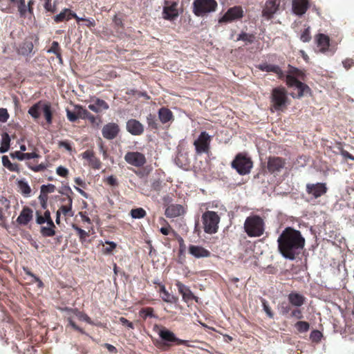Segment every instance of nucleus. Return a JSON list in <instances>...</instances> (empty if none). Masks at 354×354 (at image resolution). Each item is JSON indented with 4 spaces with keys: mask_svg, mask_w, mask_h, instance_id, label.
Here are the masks:
<instances>
[{
    "mask_svg": "<svg viewBox=\"0 0 354 354\" xmlns=\"http://www.w3.org/2000/svg\"><path fill=\"white\" fill-rule=\"evenodd\" d=\"M176 286L178 288V292L182 295L183 299L185 302H189L192 300H194L196 303L198 302V297L193 294V292L191 291L189 287L186 286L180 281H178L176 283Z\"/></svg>",
    "mask_w": 354,
    "mask_h": 354,
    "instance_id": "obj_20",
    "label": "nucleus"
},
{
    "mask_svg": "<svg viewBox=\"0 0 354 354\" xmlns=\"http://www.w3.org/2000/svg\"><path fill=\"white\" fill-rule=\"evenodd\" d=\"M88 108L96 113H100L104 111L108 110L109 109V105L104 100L100 98H95L93 100V103L88 104Z\"/></svg>",
    "mask_w": 354,
    "mask_h": 354,
    "instance_id": "obj_26",
    "label": "nucleus"
},
{
    "mask_svg": "<svg viewBox=\"0 0 354 354\" xmlns=\"http://www.w3.org/2000/svg\"><path fill=\"white\" fill-rule=\"evenodd\" d=\"M178 3L176 2L165 1V6L163 8V18L167 20H174L178 16L177 9Z\"/></svg>",
    "mask_w": 354,
    "mask_h": 354,
    "instance_id": "obj_19",
    "label": "nucleus"
},
{
    "mask_svg": "<svg viewBox=\"0 0 354 354\" xmlns=\"http://www.w3.org/2000/svg\"><path fill=\"white\" fill-rule=\"evenodd\" d=\"M158 335L161 339V342H159V345L163 347L165 349H168L174 344L176 345H185L189 346V341L180 339L176 337L175 334L168 330L167 328L162 327L158 332Z\"/></svg>",
    "mask_w": 354,
    "mask_h": 354,
    "instance_id": "obj_4",
    "label": "nucleus"
},
{
    "mask_svg": "<svg viewBox=\"0 0 354 354\" xmlns=\"http://www.w3.org/2000/svg\"><path fill=\"white\" fill-rule=\"evenodd\" d=\"M63 214L64 216H72L73 215L72 211L71 202L68 203V205H61L60 207L57 212L56 214V223H59L60 214Z\"/></svg>",
    "mask_w": 354,
    "mask_h": 354,
    "instance_id": "obj_32",
    "label": "nucleus"
},
{
    "mask_svg": "<svg viewBox=\"0 0 354 354\" xmlns=\"http://www.w3.org/2000/svg\"><path fill=\"white\" fill-rule=\"evenodd\" d=\"M277 67V65L274 64H270L266 62L260 64L257 66V68H259L261 71L265 72H272L274 73V71H276V68Z\"/></svg>",
    "mask_w": 354,
    "mask_h": 354,
    "instance_id": "obj_46",
    "label": "nucleus"
},
{
    "mask_svg": "<svg viewBox=\"0 0 354 354\" xmlns=\"http://www.w3.org/2000/svg\"><path fill=\"white\" fill-rule=\"evenodd\" d=\"M309 8V2L308 0H293L292 11L299 16H301L306 13Z\"/></svg>",
    "mask_w": 354,
    "mask_h": 354,
    "instance_id": "obj_24",
    "label": "nucleus"
},
{
    "mask_svg": "<svg viewBox=\"0 0 354 354\" xmlns=\"http://www.w3.org/2000/svg\"><path fill=\"white\" fill-rule=\"evenodd\" d=\"M286 163V160L281 157L269 156L266 165L267 171L271 174H277L285 167Z\"/></svg>",
    "mask_w": 354,
    "mask_h": 354,
    "instance_id": "obj_12",
    "label": "nucleus"
},
{
    "mask_svg": "<svg viewBox=\"0 0 354 354\" xmlns=\"http://www.w3.org/2000/svg\"><path fill=\"white\" fill-rule=\"evenodd\" d=\"M278 243H304L305 239L299 230L287 227L277 240Z\"/></svg>",
    "mask_w": 354,
    "mask_h": 354,
    "instance_id": "obj_8",
    "label": "nucleus"
},
{
    "mask_svg": "<svg viewBox=\"0 0 354 354\" xmlns=\"http://www.w3.org/2000/svg\"><path fill=\"white\" fill-rule=\"evenodd\" d=\"M127 130L133 136H140L144 132V126L137 120L131 119L127 122Z\"/></svg>",
    "mask_w": 354,
    "mask_h": 354,
    "instance_id": "obj_21",
    "label": "nucleus"
},
{
    "mask_svg": "<svg viewBox=\"0 0 354 354\" xmlns=\"http://www.w3.org/2000/svg\"><path fill=\"white\" fill-rule=\"evenodd\" d=\"M322 337V333L317 330H314L310 333V338L313 342H319Z\"/></svg>",
    "mask_w": 354,
    "mask_h": 354,
    "instance_id": "obj_53",
    "label": "nucleus"
},
{
    "mask_svg": "<svg viewBox=\"0 0 354 354\" xmlns=\"http://www.w3.org/2000/svg\"><path fill=\"white\" fill-rule=\"evenodd\" d=\"M40 157L39 154H37L36 152H32V153H24V160H30L32 159V162H26L28 167L30 168L34 171H41L46 169V167L44 164H39L37 165V160L36 158H38Z\"/></svg>",
    "mask_w": 354,
    "mask_h": 354,
    "instance_id": "obj_18",
    "label": "nucleus"
},
{
    "mask_svg": "<svg viewBox=\"0 0 354 354\" xmlns=\"http://www.w3.org/2000/svg\"><path fill=\"white\" fill-rule=\"evenodd\" d=\"M82 158L88 161V165L94 169H100L102 167L100 160L95 156L91 150H86L82 153Z\"/></svg>",
    "mask_w": 354,
    "mask_h": 354,
    "instance_id": "obj_22",
    "label": "nucleus"
},
{
    "mask_svg": "<svg viewBox=\"0 0 354 354\" xmlns=\"http://www.w3.org/2000/svg\"><path fill=\"white\" fill-rule=\"evenodd\" d=\"M9 118V114L7 109L1 108L0 109V122H6Z\"/></svg>",
    "mask_w": 354,
    "mask_h": 354,
    "instance_id": "obj_61",
    "label": "nucleus"
},
{
    "mask_svg": "<svg viewBox=\"0 0 354 354\" xmlns=\"http://www.w3.org/2000/svg\"><path fill=\"white\" fill-rule=\"evenodd\" d=\"M59 147H64L68 151H72L73 147L68 140L60 141L58 143Z\"/></svg>",
    "mask_w": 354,
    "mask_h": 354,
    "instance_id": "obj_63",
    "label": "nucleus"
},
{
    "mask_svg": "<svg viewBox=\"0 0 354 354\" xmlns=\"http://www.w3.org/2000/svg\"><path fill=\"white\" fill-rule=\"evenodd\" d=\"M73 227H74V229L75 230V231L77 232V234L80 236V241L82 242L84 241L86 237L88 236V233L77 226L74 225Z\"/></svg>",
    "mask_w": 354,
    "mask_h": 354,
    "instance_id": "obj_57",
    "label": "nucleus"
},
{
    "mask_svg": "<svg viewBox=\"0 0 354 354\" xmlns=\"http://www.w3.org/2000/svg\"><path fill=\"white\" fill-rule=\"evenodd\" d=\"M217 6L216 0H194L192 3V11L197 17H204L214 12Z\"/></svg>",
    "mask_w": 354,
    "mask_h": 354,
    "instance_id": "obj_6",
    "label": "nucleus"
},
{
    "mask_svg": "<svg viewBox=\"0 0 354 354\" xmlns=\"http://www.w3.org/2000/svg\"><path fill=\"white\" fill-rule=\"evenodd\" d=\"M120 127L115 122H109L102 129V136L109 140L115 139L120 133Z\"/></svg>",
    "mask_w": 354,
    "mask_h": 354,
    "instance_id": "obj_15",
    "label": "nucleus"
},
{
    "mask_svg": "<svg viewBox=\"0 0 354 354\" xmlns=\"http://www.w3.org/2000/svg\"><path fill=\"white\" fill-rule=\"evenodd\" d=\"M68 311H71L73 313L80 319L84 320L86 323L89 324H93V322L91 321V318L85 313L80 311L78 309H66Z\"/></svg>",
    "mask_w": 354,
    "mask_h": 354,
    "instance_id": "obj_40",
    "label": "nucleus"
},
{
    "mask_svg": "<svg viewBox=\"0 0 354 354\" xmlns=\"http://www.w3.org/2000/svg\"><path fill=\"white\" fill-rule=\"evenodd\" d=\"M147 122L148 127L153 130H157L159 128L158 124L157 122L156 116L154 114L149 113L147 116Z\"/></svg>",
    "mask_w": 354,
    "mask_h": 354,
    "instance_id": "obj_42",
    "label": "nucleus"
},
{
    "mask_svg": "<svg viewBox=\"0 0 354 354\" xmlns=\"http://www.w3.org/2000/svg\"><path fill=\"white\" fill-rule=\"evenodd\" d=\"M288 302L295 307H301L306 301V298L302 295L296 292H291L288 295Z\"/></svg>",
    "mask_w": 354,
    "mask_h": 354,
    "instance_id": "obj_28",
    "label": "nucleus"
},
{
    "mask_svg": "<svg viewBox=\"0 0 354 354\" xmlns=\"http://www.w3.org/2000/svg\"><path fill=\"white\" fill-rule=\"evenodd\" d=\"M231 165L240 175H246L250 172L253 162L245 153H239L232 162Z\"/></svg>",
    "mask_w": 354,
    "mask_h": 354,
    "instance_id": "obj_7",
    "label": "nucleus"
},
{
    "mask_svg": "<svg viewBox=\"0 0 354 354\" xmlns=\"http://www.w3.org/2000/svg\"><path fill=\"white\" fill-rule=\"evenodd\" d=\"M37 39L33 36L26 37L24 43V55L32 53L34 47V42L36 43Z\"/></svg>",
    "mask_w": 354,
    "mask_h": 354,
    "instance_id": "obj_35",
    "label": "nucleus"
},
{
    "mask_svg": "<svg viewBox=\"0 0 354 354\" xmlns=\"http://www.w3.org/2000/svg\"><path fill=\"white\" fill-rule=\"evenodd\" d=\"M10 138L7 133L1 135V145L0 147V153H3L8 151L10 148Z\"/></svg>",
    "mask_w": 354,
    "mask_h": 354,
    "instance_id": "obj_36",
    "label": "nucleus"
},
{
    "mask_svg": "<svg viewBox=\"0 0 354 354\" xmlns=\"http://www.w3.org/2000/svg\"><path fill=\"white\" fill-rule=\"evenodd\" d=\"M270 102L276 111H283L288 104L287 91L283 86H277L272 90Z\"/></svg>",
    "mask_w": 354,
    "mask_h": 354,
    "instance_id": "obj_5",
    "label": "nucleus"
},
{
    "mask_svg": "<svg viewBox=\"0 0 354 354\" xmlns=\"http://www.w3.org/2000/svg\"><path fill=\"white\" fill-rule=\"evenodd\" d=\"M66 116L71 122H75L78 119L77 111L75 110V111H71L69 109H66Z\"/></svg>",
    "mask_w": 354,
    "mask_h": 354,
    "instance_id": "obj_60",
    "label": "nucleus"
},
{
    "mask_svg": "<svg viewBox=\"0 0 354 354\" xmlns=\"http://www.w3.org/2000/svg\"><path fill=\"white\" fill-rule=\"evenodd\" d=\"M249 245V247H247L245 249V254H241L242 259H243V258L247 259L248 257L250 258L251 257L254 256V248L255 247V245Z\"/></svg>",
    "mask_w": 354,
    "mask_h": 354,
    "instance_id": "obj_54",
    "label": "nucleus"
},
{
    "mask_svg": "<svg viewBox=\"0 0 354 354\" xmlns=\"http://www.w3.org/2000/svg\"><path fill=\"white\" fill-rule=\"evenodd\" d=\"M292 307L293 306L290 303L282 302L279 306L280 313L285 317H289L293 309Z\"/></svg>",
    "mask_w": 354,
    "mask_h": 354,
    "instance_id": "obj_41",
    "label": "nucleus"
},
{
    "mask_svg": "<svg viewBox=\"0 0 354 354\" xmlns=\"http://www.w3.org/2000/svg\"><path fill=\"white\" fill-rule=\"evenodd\" d=\"M300 39L303 42H308L311 39L310 30V27H308L304 29V30L301 32L300 36Z\"/></svg>",
    "mask_w": 354,
    "mask_h": 354,
    "instance_id": "obj_51",
    "label": "nucleus"
},
{
    "mask_svg": "<svg viewBox=\"0 0 354 354\" xmlns=\"http://www.w3.org/2000/svg\"><path fill=\"white\" fill-rule=\"evenodd\" d=\"M56 187L54 185H52V184H48L47 185H42L41 187V192L42 193H46V194H49V193H53L55 192Z\"/></svg>",
    "mask_w": 354,
    "mask_h": 354,
    "instance_id": "obj_56",
    "label": "nucleus"
},
{
    "mask_svg": "<svg viewBox=\"0 0 354 354\" xmlns=\"http://www.w3.org/2000/svg\"><path fill=\"white\" fill-rule=\"evenodd\" d=\"M124 159L127 163L136 167H142L147 162L145 154L139 151H128L124 155Z\"/></svg>",
    "mask_w": 354,
    "mask_h": 354,
    "instance_id": "obj_11",
    "label": "nucleus"
},
{
    "mask_svg": "<svg viewBox=\"0 0 354 354\" xmlns=\"http://www.w3.org/2000/svg\"><path fill=\"white\" fill-rule=\"evenodd\" d=\"M56 171L57 174L62 177H66L68 174V170L62 166L58 167Z\"/></svg>",
    "mask_w": 354,
    "mask_h": 354,
    "instance_id": "obj_64",
    "label": "nucleus"
},
{
    "mask_svg": "<svg viewBox=\"0 0 354 354\" xmlns=\"http://www.w3.org/2000/svg\"><path fill=\"white\" fill-rule=\"evenodd\" d=\"M304 245H278L281 254L286 258L294 259L304 248Z\"/></svg>",
    "mask_w": 354,
    "mask_h": 354,
    "instance_id": "obj_14",
    "label": "nucleus"
},
{
    "mask_svg": "<svg viewBox=\"0 0 354 354\" xmlns=\"http://www.w3.org/2000/svg\"><path fill=\"white\" fill-rule=\"evenodd\" d=\"M327 189L325 183H317L315 184L308 183L306 185V192L308 194L313 195L315 198L326 194Z\"/></svg>",
    "mask_w": 354,
    "mask_h": 354,
    "instance_id": "obj_17",
    "label": "nucleus"
},
{
    "mask_svg": "<svg viewBox=\"0 0 354 354\" xmlns=\"http://www.w3.org/2000/svg\"><path fill=\"white\" fill-rule=\"evenodd\" d=\"M130 215L133 218H142L147 215L146 211L142 207L132 209Z\"/></svg>",
    "mask_w": 354,
    "mask_h": 354,
    "instance_id": "obj_44",
    "label": "nucleus"
},
{
    "mask_svg": "<svg viewBox=\"0 0 354 354\" xmlns=\"http://www.w3.org/2000/svg\"><path fill=\"white\" fill-rule=\"evenodd\" d=\"M24 271L25 272V274H26V276H24V281L27 280L26 283H35L37 285V287H38L39 288L43 287L44 283L39 279V278H38L35 274L31 273L29 270L26 269L24 267Z\"/></svg>",
    "mask_w": 354,
    "mask_h": 354,
    "instance_id": "obj_33",
    "label": "nucleus"
},
{
    "mask_svg": "<svg viewBox=\"0 0 354 354\" xmlns=\"http://www.w3.org/2000/svg\"><path fill=\"white\" fill-rule=\"evenodd\" d=\"M139 315L145 320L148 317H156V315L154 314L153 308L151 307L142 308L139 312Z\"/></svg>",
    "mask_w": 354,
    "mask_h": 354,
    "instance_id": "obj_39",
    "label": "nucleus"
},
{
    "mask_svg": "<svg viewBox=\"0 0 354 354\" xmlns=\"http://www.w3.org/2000/svg\"><path fill=\"white\" fill-rule=\"evenodd\" d=\"M185 209L183 205L179 204H171L165 209V216L168 218H175L184 214Z\"/></svg>",
    "mask_w": 354,
    "mask_h": 354,
    "instance_id": "obj_25",
    "label": "nucleus"
},
{
    "mask_svg": "<svg viewBox=\"0 0 354 354\" xmlns=\"http://www.w3.org/2000/svg\"><path fill=\"white\" fill-rule=\"evenodd\" d=\"M12 6H17L20 17H22V0H9Z\"/></svg>",
    "mask_w": 354,
    "mask_h": 354,
    "instance_id": "obj_59",
    "label": "nucleus"
},
{
    "mask_svg": "<svg viewBox=\"0 0 354 354\" xmlns=\"http://www.w3.org/2000/svg\"><path fill=\"white\" fill-rule=\"evenodd\" d=\"M299 307H295L292 309L291 313L290 314V317H295L298 319H301L303 318V313L301 309L299 308Z\"/></svg>",
    "mask_w": 354,
    "mask_h": 354,
    "instance_id": "obj_55",
    "label": "nucleus"
},
{
    "mask_svg": "<svg viewBox=\"0 0 354 354\" xmlns=\"http://www.w3.org/2000/svg\"><path fill=\"white\" fill-rule=\"evenodd\" d=\"M243 17V10L241 6H236L230 8L224 15L218 20L220 24L229 23L238 20Z\"/></svg>",
    "mask_w": 354,
    "mask_h": 354,
    "instance_id": "obj_13",
    "label": "nucleus"
},
{
    "mask_svg": "<svg viewBox=\"0 0 354 354\" xmlns=\"http://www.w3.org/2000/svg\"><path fill=\"white\" fill-rule=\"evenodd\" d=\"M340 154L344 157V160H351L354 161V156L351 154L349 152L344 149L342 147H338Z\"/></svg>",
    "mask_w": 354,
    "mask_h": 354,
    "instance_id": "obj_58",
    "label": "nucleus"
},
{
    "mask_svg": "<svg viewBox=\"0 0 354 354\" xmlns=\"http://www.w3.org/2000/svg\"><path fill=\"white\" fill-rule=\"evenodd\" d=\"M72 18L75 19L76 21H79L80 19V17H79L74 12L68 8H64L59 14L55 15L53 17V19L55 22L60 23L64 21H68Z\"/></svg>",
    "mask_w": 354,
    "mask_h": 354,
    "instance_id": "obj_23",
    "label": "nucleus"
},
{
    "mask_svg": "<svg viewBox=\"0 0 354 354\" xmlns=\"http://www.w3.org/2000/svg\"><path fill=\"white\" fill-rule=\"evenodd\" d=\"M159 292L162 295L161 297L164 301L173 302L174 297L168 292L165 286L162 283H159Z\"/></svg>",
    "mask_w": 354,
    "mask_h": 354,
    "instance_id": "obj_38",
    "label": "nucleus"
},
{
    "mask_svg": "<svg viewBox=\"0 0 354 354\" xmlns=\"http://www.w3.org/2000/svg\"><path fill=\"white\" fill-rule=\"evenodd\" d=\"M73 191L70 187H68L66 192L62 193V197L60 198V201L62 205H68V203L71 202V205L73 204V198L71 197V194H73Z\"/></svg>",
    "mask_w": 354,
    "mask_h": 354,
    "instance_id": "obj_43",
    "label": "nucleus"
},
{
    "mask_svg": "<svg viewBox=\"0 0 354 354\" xmlns=\"http://www.w3.org/2000/svg\"><path fill=\"white\" fill-rule=\"evenodd\" d=\"M41 233L44 236H53L55 234V231L53 230V227H43L41 228Z\"/></svg>",
    "mask_w": 354,
    "mask_h": 354,
    "instance_id": "obj_62",
    "label": "nucleus"
},
{
    "mask_svg": "<svg viewBox=\"0 0 354 354\" xmlns=\"http://www.w3.org/2000/svg\"><path fill=\"white\" fill-rule=\"evenodd\" d=\"M315 39L317 46L320 48V51L322 53L327 51L329 47V37L324 34L319 33L316 35Z\"/></svg>",
    "mask_w": 354,
    "mask_h": 354,
    "instance_id": "obj_29",
    "label": "nucleus"
},
{
    "mask_svg": "<svg viewBox=\"0 0 354 354\" xmlns=\"http://www.w3.org/2000/svg\"><path fill=\"white\" fill-rule=\"evenodd\" d=\"M48 53H53L56 55L57 58L59 59L60 64H62L63 60L62 57V49L59 46V44L57 41H53L51 44L50 48L47 50Z\"/></svg>",
    "mask_w": 354,
    "mask_h": 354,
    "instance_id": "obj_34",
    "label": "nucleus"
},
{
    "mask_svg": "<svg viewBox=\"0 0 354 354\" xmlns=\"http://www.w3.org/2000/svg\"><path fill=\"white\" fill-rule=\"evenodd\" d=\"M32 211L28 207H24V225L32 218Z\"/></svg>",
    "mask_w": 354,
    "mask_h": 354,
    "instance_id": "obj_50",
    "label": "nucleus"
},
{
    "mask_svg": "<svg viewBox=\"0 0 354 354\" xmlns=\"http://www.w3.org/2000/svg\"><path fill=\"white\" fill-rule=\"evenodd\" d=\"M288 67L289 71L286 75H285L283 71L279 66H277L274 73L277 75L279 80H283L286 78V83L288 87H295L297 88V94L296 95L292 94L293 97L301 98L305 93L310 92V87L307 84L299 80V79L302 80H305V73L301 70L290 65H289Z\"/></svg>",
    "mask_w": 354,
    "mask_h": 354,
    "instance_id": "obj_1",
    "label": "nucleus"
},
{
    "mask_svg": "<svg viewBox=\"0 0 354 354\" xmlns=\"http://www.w3.org/2000/svg\"><path fill=\"white\" fill-rule=\"evenodd\" d=\"M158 119L162 124H165L174 120V115L172 111L165 106L161 107L158 110Z\"/></svg>",
    "mask_w": 354,
    "mask_h": 354,
    "instance_id": "obj_27",
    "label": "nucleus"
},
{
    "mask_svg": "<svg viewBox=\"0 0 354 354\" xmlns=\"http://www.w3.org/2000/svg\"><path fill=\"white\" fill-rule=\"evenodd\" d=\"M75 110L77 111L78 119L81 118L85 120L90 113L87 109L79 104L75 105Z\"/></svg>",
    "mask_w": 354,
    "mask_h": 354,
    "instance_id": "obj_47",
    "label": "nucleus"
},
{
    "mask_svg": "<svg viewBox=\"0 0 354 354\" xmlns=\"http://www.w3.org/2000/svg\"><path fill=\"white\" fill-rule=\"evenodd\" d=\"M202 219L205 232L212 234L217 231L220 218L216 212L207 211L203 214Z\"/></svg>",
    "mask_w": 354,
    "mask_h": 354,
    "instance_id": "obj_9",
    "label": "nucleus"
},
{
    "mask_svg": "<svg viewBox=\"0 0 354 354\" xmlns=\"http://www.w3.org/2000/svg\"><path fill=\"white\" fill-rule=\"evenodd\" d=\"M28 113L35 120H37L42 113L48 125L53 123L54 111L51 104L48 102L40 100L35 103L29 109Z\"/></svg>",
    "mask_w": 354,
    "mask_h": 354,
    "instance_id": "obj_2",
    "label": "nucleus"
},
{
    "mask_svg": "<svg viewBox=\"0 0 354 354\" xmlns=\"http://www.w3.org/2000/svg\"><path fill=\"white\" fill-rule=\"evenodd\" d=\"M295 328L299 333H306L307 332L310 328V324L305 321H299L297 322L295 325Z\"/></svg>",
    "mask_w": 354,
    "mask_h": 354,
    "instance_id": "obj_48",
    "label": "nucleus"
},
{
    "mask_svg": "<svg viewBox=\"0 0 354 354\" xmlns=\"http://www.w3.org/2000/svg\"><path fill=\"white\" fill-rule=\"evenodd\" d=\"M280 2L281 0H267L262 11V16L266 19H272L278 10Z\"/></svg>",
    "mask_w": 354,
    "mask_h": 354,
    "instance_id": "obj_16",
    "label": "nucleus"
},
{
    "mask_svg": "<svg viewBox=\"0 0 354 354\" xmlns=\"http://www.w3.org/2000/svg\"><path fill=\"white\" fill-rule=\"evenodd\" d=\"M175 162L184 170H188L190 167V160L187 153H179L175 159Z\"/></svg>",
    "mask_w": 354,
    "mask_h": 354,
    "instance_id": "obj_30",
    "label": "nucleus"
},
{
    "mask_svg": "<svg viewBox=\"0 0 354 354\" xmlns=\"http://www.w3.org/2000/svg\"><path fill=\"white\" fill-rule=\"evenodd\" d=\"M261 302L263 310L265 311L268 317L272 319L274 317V313L272 311L271 308L270 307L268 301L265 299H262Z\"/></svg>",
    "mask_w": 354,
    "mask_h": 354,
    "instance_id": "obj_49",
    "label": "nucleus"
},
{
    "mask_svg": "<svg viewBox=\"0 0 354 354\" xmlns=\"http://www.w3.org/2000/svg\"><path fill=\"white\" fill-rule=\"evenodd\" d=\"M189 251L196 258L207 257L210 255V252L201 245H192Z\"/></svg>",
    "mask_w": 354,
    "mask_h": 354,
    "instance_id": "obj_31",
    "label": "nucleus"
},
{
    "mask_svg": "<svg viewBox=\"0 0 354 354\" xmlns=\"http://www.w3.org/2000/svg\"><path fill=\"white\" fill-rule=\"evenodd\" d=\"M263 219L258 216L253 215L247 217L244 223V229L249 236H260L264 232Z\"/></svg>",
    "mask_w": 354,
    "mask_h": 354,
    "instance_id": "obj_3",
    "label": "nucleus"
},
{
    "mask_svg": "<svg viewBox=\"0 0 354 354\" xmlns=\"http://www.w3.org/2000/svg\"><path fill=\"white\" fill-rule=\"evenodd\" d=\"M255 35L254 34H249L246 32H241L237 37L238 41L241 40L246 42L247 44L253 43Z\"/></svg>",
    "mask_w": 354,
    "mask_h": 354,
    "instance_id": "obj_45",
    "label": "nucleus"
},
{
    "mask_svg": "<svg viewBox=\"0 0 354 354\" xmlns=\"http://www.w3.org/2000/svg\"><path fill=\"white\" fill-rule=\"evenodd\" d=\"M78 25H80V22H83V24L88 28L94 27L95 26V21L93 19L82 18L79 21H76Z\"/></svg>",
    "mask_w": 354,
    "mask_h": 354,
    "instance_id": "obj_52",
    "label": "nucleus"
},
{
    "mask_svg": "<svg viewBox=\"0 0 354 354\" xmlns=\"http://www.w3.org/2000/svg\"><path fill=\"white\" fill-rule=\"evenodd\" d=\"M212 137L206 131L201 132L198 138L194 142L196 153L197 154L208 153Z\"/></svg>",
    "mask_w": 354,
    "mask_h": 354,
    "instance_id": "obj_10",
    "label": "nucleus"
},
{
    "mask_svg": "<svg viewBox=\"0 0 354 354\" xmlns=\"http://www.w3.org/2000/svg\"><path fill=\"white\" fill-rule=\"evenodd\" d=\"M3 165L12 171H19V166L17 164H13L10 162L7 156H2Z\"/></svg>",
    "mask_w": 354,
    "mask_h": 354,
    "instance_id": "obj_37",
    "label": "nucleus"
}]
</instances>
